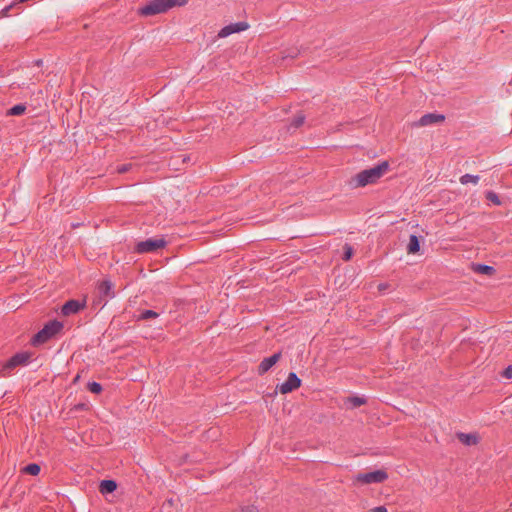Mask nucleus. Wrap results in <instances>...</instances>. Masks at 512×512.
I'll return each instance as SVG.
<instances>
[{"label":"nucleus","instance_id":"obj_1","mask_svg":"<svg viewBox=\"0 0 512 512\" xmlns=\"http://www.w3.org/2000/svg\"><path fill=\"white\" fill-rule=\"evenodd\" d=\"M389 170V163L382 161L372 168L360 171L350 180V185L354 188L364 187L368 184L376 183Z\"/></svg>","mask_w":512,"mask_h":512},{"label":"nucleus","instance_id":"obj_2","mask_svg":"<svg viewBox=\"0 0 512 512\" xmlns=\"http://www.w3.org/2000/svg\"><path fill=\"white\" fill-rule=\"evenodd\" d=\"M187 3V0H152L146 5L139 8V14L142 16H153L165 13L175 6H182Z\"/></svg>","mask_w":512,"mask_h":512},{"label":"nucleus","instance_id":"obj_3","mask_svg":"<svg viewBox=\"0 0 512 512\" xmlns=\"http://www.w3.org/2000/svg\"><path fill=\"white\" fill-rule=\"evenodd\" d=\"M63 323L58 320L49 321L32 338V344L37 346L53 338L63 329Z\"/></svg>","mask_w":512,"mask_h":512},{"label":"nucleus","instance_id":"obj_4","mask_svg":"<svg viewBox=\"0 0 512 512\" xmlns=\"http://www.w3.org/2000/svg\"><path fill=\"white\" fill-rule=\"evenodd\" d=\"M166 245L167 241L164 238H149L136 243L134 252L138 254L152 253L163 249Z\"/></svg>","mask_w":512,"mask_h":512},{"label":"nucleus","instance_id":"obj_5","mask_svg":"<svg viewBox=\"0 0 512 512\" xmlns=\"http://www.w3.org/2000/svg\"><path fill=\"white\" fill-rule=\"evenodd\" d=\"M388 479V474L384 470H375L367 473H358L355 481L361 484L383 483Z\"/></svg>","mask_w":512,"mask_h":512},{"label":"nucleus","instance_id":"obj_6","mask_svg":"<svg viewBox=\"0 0 512 512\" xmlns=\"http://www.w3.org/2000/svg\"><path fill=\"white\" fill-rule=\"evenodd\" d=\"M98 305H105L109 299L115 296L113 284L110 280H103L97 285Z\"/></svg>","mask_w":512,"mask_h":512},{"label":"nucleus","instance_id":"obj_7","mask_svg":"<svg viewBox=\"0 0 512 512\" xmlns=\"http://www.w3.org/2000/svg\"><path fill=\"white\" fill-rule=\"evenodd\" d=\"M31 358L29 352H19L13 355L3 366V373L6 375V371H11L18 366L26 365Z\"/></svg>","mask_w":512,"mask_h":512},{"label":"nucleus","instance_id":"obj_8","mask_svg":"<svg viewBox=\"0 0 512 512\" xmlns=\"http://www.w3.org/2000/svg\"><path fill=\"white\" fill-rule=\"evenodd\" d=\"M445 121V116L438 113H427L420 117L419 120L415 121L413 127H425L434 124L442 123Z\"/></svg>","mask_w":512,"mask_h":512},{"label":"nucleus","instance_id":"obj_9","mask_svg":"<svg viewBox=\"0 0 512 512\" xmlns=\"http://www.w3.org/2000/svg\"><path fill=\"white\" fill-rule=\"evenodd\" d=\"M86 307V301L85 300H77V299H70L67 302L64 303V305L61 308V313L63 316H70L77 314L81 310H83Z\"/></svg>","mask_w":512,"mask_h":512},{"label":"nucleus","instance_id":"obj_10","mask_svg":"<svg viewBox=\"0 0 512 512\" xmlns=\"http://www.w3.org/2000/svg\"><path fill=\"white\" fill-rule=\"evenodd\" d=\"M301 386V379L294 372H290L285 382L278 386L281 394H288Z\"/></svg>","mask_w":512,"mask_h":512},{"label":"nucleus","instance_id":"obj_11","mask_svg":"<svg viewBox=\"0 0 512 512\" xmlns=\"http://www.w3.org/2000/svg\"><path fill=\"white\" fill-rule=\"evenodd\" d=\"M249 27L246 22H236L224 26L218 33V37L225 38L233 33H239L247 30Z\"/></svg>","mask_w":512,"mask_h":512},{"label":"nucleus","instance_id":"obj_12","mask_svg":"<svg viewBox=\"0 0 512 512\" xmlns=\"http://www.w3.org/2000/svg\"><path fill=\"white\" fill-rule=\"evenodd\" d=\"M281 356V352H277L270 357L264 358L258 366V374L264 375L267 373L280 360Z\"/></svg>","mask_w":512,"mask_h":512},{"label":"nucleus","instance_id":"obj_13","mask_svg":"<svg viewBox=\"0 0 512 512\" xmlns=\"http://www.w3.org/2000/svg\"><path fill=\"white\" fill-rule=\"evenodd\" d=\"M456 436L457 439L466 446H472L478 443V436L474 433L459 432Z\"/></svg>","mask_w":512,"mask_h":512},{"label":"nucleus","instance_id":"obj_14","mask_svg":"<svg viewBox=\"0 0 512 512\" xmlns=\"http://www.w3.org/2000/svg\"><path fill=\"white\" fill-rule=\"evenodd\" d=\"M117 484L114 480H102L99 485V491L102 494H109L116 490Z\"/></svg>","mask_w":512,"mask_h":512},{"label":"nucleus","instance_id":"obj_15","mask_svg":"<svg viewBox=\"0 0 512 512\" xmlns=\"http://www.w3.org/2000/svg\"><path fill=\"white\" fill-rule=\"evenodd\" d=\"M472 270L475 273L483 274V275H493L495 273V269L492 266L485 265V264H472Z\"/></svg>","mask_w":512,"mask_h":512},{"label":"nucleus","instance_id":"obj_16","mask_svg":"<svg viewBox=\"0 0 512 512\" xmlns=\"http://www.w3.org/2000/svg\"><path fill=\"white\" fill-rule=\"evenodd\" d=\"M367 403L366 398L360 396H351L345 400V404L350 409L358 408Z\"/></svg>","mask_w":512,"mask_h":512},{"label":"nucleus","instance_id":"obj_17","mask_svg":"<svg viewBox=\"0 0 512 512\" xmlns=\"http://www.w3.org/2000/svg\"><path fill=\"white\" fill-rule=\"evenodd\" d=\"M420 250V242L416 235H410L409 243L407 246L408 254H416Z\"/></svg>","mask_w":512,"mask_h":512},{"label":"nucleus","instance_id":"obj_18","mask_svg":"<svg viewBox=\"0 0 512 512\" xmlns=\"http://www.w3.org/2000/svg\"><path fill=\"white\" fill-rule=\"evenodd\" d=\"M459 180L462 185H466L468 183L477 184L480 180V177L478 175L464 174L460 177Z\"/></svg>","mask_w":512,"mask_h":512},{"label":"nucleus","instance_id":"obj_19","mask_svg":"<svg viewBox=\"0 0 512 512\" xmlns=\"http://www.w3.org/2000/svg\"><path fill=\"white\" fill-rule=\"evenodd\" d=\"M26 111V106L24 104H17L11 107L7 111V115L9 116H19L22 115Z\"/></svg>","mask_w":512,"mask_h":512},{"label":"nucleus","instance_id":"obj_20","mask_svg":"<svg viewBox=\"0 0 512 512\" xmlns=\"http://www.w3.org/2000/svg\"><path fill=\"white\" fill-rule=\"evenodd\" d=\"M40 470H41L40 466L36 463L28 464L27 466H25L23 468L24 473L33 475V476L38 475L40 473Z\"/></svg>","mask_w":512,"mask_h":512},{"label":"nucleus","instance_id":"obj_21","mask_svg":"<svg viewBox=\"0 0 512 512\" xmlns=\"http://www.w3.org/2000/svg\"><path fill=\"white\" fill-rule=\"evenodd\" d=\"M305 116L303 114H297L290 123L289 129H297L304 124Z\"/></svg>","mask_w":512,"mask_h":512},{"label":"nucleus","instance_id":"obj_22","mask_svg":"<svg viewBox=\"0 0 512 512\" xmlns=\"http://www.w3.org/2000/svg\"><path fill=\"white\" fill-rule=\"evenodd\" d=\"M485 197L488 201H490L494 205H496V206L501 205V200H500L499 196L494 191H487L485 194Z\"/></svg>","mask_w":512,"mask_h":512},{"label":"nucleus","instance_id":"obj_23","mask_svg":"<svg viewBox=\"0 0 512 512\" xmlns=\"http://www.w3.org/2000/svg\"><path fill=\"white\" fill-rule=\"evenodd\" d=\"M157 317H158L157 312H155L153 310H144L143 312H141L139 319L148 320V319L157 318Z\"/></svg>","mask_w":512,"mask_h":512},{"label":"nucleus","instance_id":"obj_24","mask_svg":"<svg viewBox=\"0 0 512 512\" xmlns=\"http://www.w3.org/2000/svg\"><path fill=\"white\" fill-rule=\"evenodd\" d=\"M353 253H354V251H353L352 246H350L349 244H345L342 259L344 261H349L352 258Z\"/></svg>","mask_w":512,"mask_h":512},{"label":"nucleus","instance_id":"obj_25","mask_svg":"<svg viewBox=\"0 0 512 512\" xmlns=\"http://www.w3.org/2000/svg\"><path fill=\"white\" fill-rule=\"evenodd\" d=\"M88 390L91 393L99 394L102 391V385L98 382H89L88 383Z\"/></svg>","mask_w":512,"mask_h":512},{"label":"nucleus","instance_id":"obj_26","mask_svg":"<svg viewBox=\"0 0 512 512\" xmlns=\"http://www.w3.org/2000/svg\"><path fill=\"white\" fill-rule=\"evenodd\" d=\"M132 168H133L132 163H125V164L118 165L116 168V171L119 174H124V173L129 172Z\"/></svg>","mask_w":512,"mask_h":512},{"label":"nucleus","instance_id":"obj_27","mask_svg":"<svg viewBox=\"0 0 512 512\" xmlns=\"http://www.w3.org/2000/svg\"><path fill=\"white\" fill-rule=\"evenodd\" d=\"M501 376L506 379H512V365H509L507 368L503 370Z\"/></svg>","mask_w":512,"mask_h":512},{"label":"nucleus","instance_id":"obj_28","mask_svg":"<svg viewBox=\"0 0 512 512\" xmlns=\"http://www.w3.org/2000/svg\"><path fill=\"white\" fill-rule=\"evenodd\" d=\"M370 512H388L385 506H378L370 510Z\"/></svg>","mask_w":512,"mask_h":512},{"label":"nucleus","instance_id":"obj_29","mask_svg":"<svg viewBox=\"0 0 512 512\" xmlns=\"http://www.w3.org/2000/svg\"><path fill=\"white\" fill-rule=\"evenodd\" d=\"M15 5H16V4H11V5L7 6V7H5V8L2 10L3 14H4L5 16H8V15H9V11H10L11 9H13Z\"/></svg>","mask_w":512,"mask_h":512},{"label":"nucleus","instance_id":"obj_30","mask_svg":"<svg viewBox=\"0 0 512 512\" xmlns=\"http://www.w3.org/2000/svg\"><path fill=\"white\" fill-rule=\"evenodd\" d=\"M386 288H387V284H379L378 285V290L379 291H384Z\"/></svg>","mask_w":512,"mask_h":512},{"label":"nucleus","instance_id":"obj_31","mask_svg":"<svg viewBox=\"0 0 512 512\" xmlns=\"http://www.w3.org/2000/svg\"><path fill=\"white\" fill-rule=\"evenodd\" d=\"M252 511H253V507H249V506L242 509V512H252Z\"/></svg>","mask_w":512,"mask_h":512},{"label":"nucleus","instance_id":"obj_32","mask_svg":"<svg viewBox=\"0 0 512 512\" xmlns=\"http://www.w3.org/2000/svg\"><path fill=\"white\" fill-rule=\"evenodd\" d=\"M296 55H297V53L296 54H289V55H287V57L294 58ZM284 58H286V56H284Z\"/></svg>","mask_w":512,"mask_h":512}]
</instances>
